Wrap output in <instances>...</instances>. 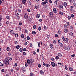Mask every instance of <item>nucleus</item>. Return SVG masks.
Listing matches in <instances>:
<instances>
[{
	"instance_id": "obj_1",
	"label": "nucleus",
	"mask_w": 76,
	"mask_h": 76,
	"mask_svg": "<svg viewBox=\"0 0 76 76\" xmlns=\"http://www.w3.org/2000/svg\"><path fill=\"white\" fill-rule=\"evenodd\" d=\"M5 64H9V59L6 58L5 59V61H4Z\"/></svg>"
},
{
	"instance_id": "obj_2",
	"label": "nucleus",
	"mask_w": 76,
	"mask_h": 76,
	"mask_svg": "<svg viewBox=\"0 0 76 76\" xmlns=\"http://www.w3.org/2000/svg\"><path fill=\"white\" fill-rule=\"evenodd\" d=\"M64 48L66 50H67V51H69L70 50V48L69 46H65L64 47Z\"/></svg>"
},
{
	"instance_id": "obj_3",
	"label": "nucleus",
	"mask_w": 76,
	"mask_h": 76,
	"mask_svg": "<svg viewBox=\"0 0 76 76\" xmlns=\"http://www.w3.org/2000/svg\"><path fill=\"white\" fill-rule=\"evenodd\" d=\"M53 15L54 14L52 12H50L49 14V16L50 18H53Z\"/></svg>"
},
{
	"instance_id": "obj_4",
	"label": "nucleus",
	"mask_w": 76,
	"mask_h": 76,
	"mask_svg": "<svg viewBox=\"0 0 76 76\" xmlns=\"http://www.w3.org/2000/svg\"><path fill=\"white\" fill-rule=\"evenodd\" d=\"M73 11H74V10L73 9V6H71L70 7V12H73Z\"/></svg>"
},
{
	"instance_id": "obj_5",
	"label": "nucleus",
	"mask_w": 76,
	"mask_h": 76,
	"mask_svg": "<svg viewBox=\"0 0 76 76\" xmlns=\"http://www.w3.org/2000/svg\"><path fill=\"white\" fill-rule=\"evenodd\" d=\"M24 17L25 19H28V15L26 13L25 14Z\"/></svg>"
},
{
	"instance_id": "obj_6",
	"label": "nucleus",
	"mask_w": 76,
	"mask_h": 76,
	"mask_svg": "<svg viewBox=\"0 0 76 76\" xmlns=\"http://www.w3.org/2000/svg\"><path fill=\"white\" fill-rule=\"evenodd\" d=\"M49 46L51 49H53V48H54V46H53V45L52 44H50Z\"/></svg>"
},
{
	"instance_id": "obj_7",
	"label": "nucleus",
	"mask_w": 76,
	"mask_h": 76,
	"mask_svg": "<svg viewBox=\"0 0 76 76\" xmlns=\"http://www.w3.org/2000/svg\"><path fill=\"white\" fill-rule=\"evenodd\" d=\"M53 11L54 13H57V9L56 8H54L53 9Z\"/></svg>"
},
{
	"instance_id": "obj_8",
	"label": "nucleus",
	"mask_w": 76,
	"mask_h": 76,
	"mask_svg": "<svg viewBox=\"0 0 76 76\" xmlns=\"http://www.w3.org/2000/svg\"><path fill=\"white\" fill-rule=\"evenodd\" d=\"M51 64L52 67H55V63L54 62H51Z\"/></svg>"
},
{
	"instance_id": "obj_9",
	"label": "nucleus",
	"mask_w": 76,
	"mask_h": 76,
	"mask_svg": "<svg viewBox=\"0 0 76 76\" xmlns=\"http://www.w3.org/2000/svg\"><path fill=\"white\" fill-rule=\"evenodd\" d=\"M59 7L61 9V10H62L63 8V6L62 5H60L59 6Z\"/></svg>"
},
{
	"instance_id": "obj_10",
	"label": "nucleus",
	"mask_w": 76,
	"mask_h": 76,
	"mask_svg": "<svg viewBox=\"0 0 76 76\" xmlns=\"http://www.w3.org/2000/svg\"><path fill=\"white\" fill-rule=\"evenodd\" d=\"M39 5L38 4L35 6V8L36 9H38V8H39Z\"/></svg>"
},
{
	"instance_id": "obj_11",
	"label": "nucleus",
	"mask_w": 76,
	"mask_h": 76,
	"mask_svg": "<svg viewBox=\"0 0 76 76\" xmlns=\"http://www.w3.org/2000/svg\"><path fill=\"white\" fill-rule=\"evenodd\" d=\"M15 69L16 71H19V68L18 66H16Z\"/></svg>"
},
{
	"instance_id": "obj_12",
	"label": "nucleus",
	"mask_w": 76,
	"mask_h": 76,
	"mask_svg": "<svg viewBox=\"0 0 76 76\" xmlns=\"http://www.w3.org/2000/svg\"><path fill=\"white\" fill-rule=\"evenodd\" d=\"M21 69L22 71H25V67L24 66H23L21 68Z\"/></svg>"
},
{
	"instance_id": "obj_13",
	"label": "nucleus",
	"mask_w": 76,
	"mask_h": 76,
	"mask_svg": "<svg viewBox=\"0 0 76 76\" xmlns=\"http://www.w3.org/2000/svg\"><path fill=\"white\" fill-rule=\"evenodd\" d=\"M41 4L42 6H45V5L46 4V3L45 1H44V2H42Z\"/></svg>"
},
{
	"instance_id": "obj_14",
	"label": "nucleus",
	"mask_w": 76,
	"mask_h": 76,
	"mask_svg": "<svg viewBox=\"0 0 76 76\" xmlns=\"http://www.w3.org/2000/svg\"><path fill=\"white\" fill-rule=\"evenodd\" d=\"M20 37L22 38H24V37H25V35H24V34H22L20 35Z\"/></svg>"
},
{
	"instance_id": "obj_15",
	"label": "nucleus",
	"mask_w": 76,
	"mask_h": 76,
	"mask_svg": "<svg viewBox=\"0 0 76 76\" xmlns=\"http://www.w3.org/2000/svg\"><path fill=\"white\" fill-rule=\"evenodd\" d=\"M5 24L6 25H9V21H6Z\"/></svg>"
},
{
	"instance_id": "obj_16",
	"label": "nucleus",
	"mask_w": 76,
	"mask_h": 76,
	"mask_svg": "<svg viewBox=\"0 0 76 76\" xmlns=\"http://www.w3.org/2000/svg\"><path fill=\"white\" fill-rule=\"evenodd\" d=\"M40 74H41V75H43L44 74V71L42 70H40Z\"/></svg>"
},
{
	"instance_id": "obj_17",
	"label": "nucleus",
	"mask_w": 76,
	"mask_h": 76,
	"mask_svg": "<svg viewBox=\"0 0 76 76\" xmlns=\"http://www.w3.org/2000/svg\"><path fill=\"white\" fill-rule=\"evenodd\" d=\"M58 56L60 57H62V55H61V54L60 53H58Z\"/></svg>"
},
{
	"instance_id": "obj_18",
	"label": "nucleus",
	"mask_w": 76,
	"mask_h": 76,
	"mask_svg": "<svg viewBox=\"0 0 76 76\" xmlns=\"http://www.w3.org/2000/svg\"><path fill=\"white\" fill-rule=\"evenodd\" d=\"M64 7H66L67 6V3L64 2Z\"/></svg>"
},
{
	"instance_id": "obj_19",
	"label": "nucleus",
	"mask_w": 76,
	"mask_h": 76,
	"mask_svg": "<svg viewBox=\"0 0 76 76\" xmlns=\"http://www.w3.org/2000/svg\"><path fill=\"white\" fill-rule=\"evenodd\" d=\"M62 38L63 40L65 42V41H66V39H65V38H64V36H62Z\"/></svg>"
},
{
	"instance_id": "obj_20",
	"label": "nucleus",
	"mask_w": 76,
	"mask_h": 76,
	"mask_svg": "<svg viewBox=\"0 0 76 76\" xmlns=\"http://www.w3.org/2000/svg\"><path fill=\"white\" fill-rule=\"evenodd\" d=\"M68 32V29H64V32L65 33H67Z\"/></svg>"
},
{
	"instance_id": "obj_21",
	"label": "nucleus",
	"mask_w": 76,
	"mask_h": 76,
	"mask_svg": "<svg viewBox=\"0 0 76 76\" xmlns=\"http://www.w3.org/2000/svg\"><path fill=\"white\" fill-rule=\"evenodd\" d=\"M22 2L24 4H25L26 3V0H22Z\"/></svg>"
},
{
	"instance_id": "obj_22",
	"label": "nucleus",
	"mask_w": 76,
	"mask_h": 76,
	"mask_svg": "<svg viewBox=\"0 0 76 76\" xmlns=\"http://www.w3.org/2000/svg\"><path fill=\"white\" fill-rule=\"evenodd\" d=\"M69 35L70 36H71V37H73V33L72 32L70 33Z\"/></svg>"
},
{
	"instance_id": "obj_23",
	"label": "nucleus",
	"mask_w": 76,
	"mask_h": 76,
	"mask_svg": "<svg viewBox=\"0 0 76 76\" xmlns=\"http://www.w3.org/2000/svg\"><path fill=\"white\" fill-rule=\"evenodd\" d=\"M65 41H66V43H68L69 42V39L67 38H66Z\"/></svg>"
},
{
	"instance_id": "obj_24",
	"label": "nucleus",
	"mask_w": 76,
	"mask_h": 76,
	"mask_svg": "<svg viewBox=\"0 0 76 76\" xmlns=\"http://www.w3.org/2000/svg\"><path fill=\"white\" fill-rule=\"evenodd\" d=\"M7 51H10V48L9 47H7Z\"/></svg>"
},
{
	"instance_id": "obj_25",
	"label": "nucleus",
	"mask_w": 76,
	"mask_h": 76,
	"mask_svg": "<svg viewBox=\"0 0 76 76\" xmlns=\"http://www.w3.org/2000/svg\"><path fill=\"white\" fill-rule=\"evenodd\" d=\"M32 34L33 35H35L36 34V32L35 31H33L32 32Z\"/></svg>"
},
{
	"instance_id": "obj_26",
	"label": "nucleus",
	"mask_w": 76,
	"mask_h": 76,
	"mask_svg": "<svg viewBox=\"0 0 76 76\" xmlns=\"http://www.w3.org/2000/svg\"><path fill=\"white\" fill-rule=\"evenodd\" d=\"M18 34H15V38H18Z\"/></svg>"
},
{
	"instance_id": "obj_27",
	"label": "nucleus",
	"mask_w": 76,
	"mask_h": 76,
	"mask_svg": "<svg viewBox=\"0 0 76 76\" xmlns=\"http://www.w3.org/2000/svg\"><path fill=\"white\" fill-rule=\"evenodd\" d=\"M39 17H40V15L39 14H37L36 16V18H39Z\"/></svg>"
},
{
	"instance_id": "obj_28",
	"label": "nucleus",
	"mask_w": 76,
	"mask_h": 76,
	"mask_svg": "<svg viewBox=\"0 0 76 76\" xmlns=\"http://www.w3.org/2000/svg\"><path fill=\"white\" fill-rule=\"evenodd\" d=\"M67 18H68V20H70V19H71V16L70 15H69L67 17Z\"/></svg>"
},
{
	"instance_id": "obj_29",
	"label": "nucleus",
	"mask_w": 76,
	"mask_h": 76,
	"mask_svg": "<svg viewBox=\"0 0 76 76\" xmlns=\"http://www.w3.org/2000/svg\"><path fill=\"white\" fill-rule=\"evenodd\" d=\"M18 28L20 31H22V28H21V27H20V26L18 27Z\"/></svg>"
},
{
	"instance_id": "obj_30",
	"label": "nucleus",
	"mask_w": 76,
	"mask_h": 76,
	"mask_svg": "<svg viewBox=\"0 0 76 76\" xmlns=\"http://www.w3.org/2000/svg\"><path fill=\"white\" fill-rule=\"evenodd\" d=\"M46 67H50V64H47L46 65Z\"/></svg>"
},
{
	"instance_id": "obj_31",
	"label": "nucleus",
	"mask_w": 76,
	"mask_h": 76,
	"mask_svg": "<svg viewBox=\"0 0 76 76\" xmlns=\"http://www.w3.org/2000/svg\"><path fill=\"white\" fill-rule=\"evenodd\" d=\"M59 14H60V15H63V12L61 11L59 12Z\"/></svg>"
},
{
	"instance_id": "obj_32",
	"label": "nucleus",
	"mask_w": 76,
	"mask_h": 76,
	"mask_svg": "<svg viewBox=\"0 0 76 76\" xmlns=\"http://www.w3.org/2000/svg\"><path fill=\"white\" fill-rule=\"evenodd\" d=\"M16 48L17 49H19V48H20V46H19V45H17L16 46Z\"/></svg>"
},
{
	"instance_id": "obj_33",
	"label": "nucleus",
	"mask_w": 76,
	"mask_h": 76,
	"mask_svg": "<svg viewBox=\"0 0 76 76\" xmlns=\"http://www.w3.org/2000/svg\"><path fill=\"white\" fill-rule=\"evenodd\" d=\"M30 76H34V75L33 74L32 72H31L30 74Z\"/></svg>"
},
{
	"instance_id": "obj_34",
	"label": "nucleus",
	"mask_w": 76,
	"mask_h": 76,
	"mask_svg": "<svg viewBox=\"0 0 76 76\" xmlns=\"http://www.w3.org/2000/svg\"><path fill=\"white\" fill-rule=\"evenodd\" d=\"M73 5L75 7H76V3L75 2L73 3Z\"/></svg>"
},
{
	"instance_id": "obj_35",
	"label": "nucleus",
	"mask_w": 76,
	"mask_h": 76,
	"mask_svg": "<svg viewBox=\"0 0 76 76\" xmlns=\"http://www.w3.org/2000/svg\"><path fill=\"white\" fill-rule=\"evenodd\" d=\"M69 70H70V71H72V70H73V69L71 67H69Z\"/></svg>"
},
{
	"instance_id": "obj_36",
	"label": "nucleus",
	"mask_w": 76,
	"mask_h": 76,
	"mask_svg": "<svg viewBox=\"0 0 76 76\" xmlns=\"http://www.w3.org/2000/svg\"><path fill=\"white\" fill-rule=\"evenodd\" d=\"M70 28L72 30H73V26H70Z\"/></svg>"
},
{
	"instance_id": "obj_37",
	"label": "nucleus",
	"mask_w": 76,
	"mask_h": 76,
	"mask_svg": "<svg viewBox=\"0 0 76 76\" xmlns=\"http://www.w3.org/2000/svg\"><path fill=\"white\" fill-rule=\"evenodd\" d=\"M36 28H37V26H36V25H34L33 26V29H36Z\"/></svg>"
},
{
	"instance_id": "obj_38",
	"label": "nucleus",
	"mask_w": 76,
	"mask_h": 76,
	"mask_svg": "<svg viewBox=\"0 0 76 76\" xmlns=\"http://www.w3.org/2000/svg\"><path fill=\"white\" fill-rule=\"evenodd\" d=\"M27 63H28V64L30 63V60H29V59H27Z\"/></svg>"
},
{
	"instance_id": "obj_39",
	"label": "nucleus",
	"mask_w": 76,
	"mask_h": 76,
	"mask_svg": "<svg viewBox=\"0 0 76 76\" xmlns=\"http://www.w3.org/2000/svg\"><path fill=\"white\" fill-rule=\"evenodd\" d=\"M6 18L7 19H10V16L9 15H7L6 16Z\"/></svg>"
},
{
	"instance_id": "obj_40",
	"label": "nucleus",
	"mask_w": 76,
	"mask_h": 76,
	"mask_svg": "<svg viewBox=\"0 0 76 76\" xmlns=\"http://www.w3.org/2000/svg\"><path fill=\"white\" fill-rule=\"evenodd\" d=\"M60 46L61 47H63V44L62 43H60Z\"/></svg>"
},
{
	"instance_id": "obj_41",
	"label": "nucleus",
	"mask_w": 76,
	"mask_h": 76,
	"mask_svg": "<svg viewBox=\"0 0 76 76\" xmlns=\"http://www.w3.org/2000/svg\"><path fill=\"white\" fill-rule=\"evenodd\" d=\"M38 47L39 48V47H40V42H38Z\"/></svg>"
},
{
	"instance_id": "obj_42",
	"label": "nucleus",
	"mask_w": 76,
	"mask_h": 76,
	"mask_svg": "<svg viewBox=\"0 0 76 76\" xmlns=\"http://www.w3.org/2000/svg\"><path fill=\"white\" fill-rule=\"evenodd\" d=\"M43 28L45 30V29H47V27L45 25H44Z\"/></svg>"
},
{
	"instance_id": "obj_43",
	"label": "nucleus",
	"mask_w": 76,
	"mask_h": 76,
	"mask_svg": "<svg viewBox=\"0 0 76 76\" xmlns=\"http://www.w3.org/2000/svg\"><path fill=\"white\" fill-rule=\"evenodd\" d=\"M2 19V16L0 15V21L1 22Z\"/></svg>"
},
{
	"instance_id": "obj_44",
	"label": "nucleus",
	"mask_w": 76,
	"mask_h": 76,
	"mask_svg": "<svg viewBox=\"0 0 76 76\" xmlns=\"http://www.w3.org/2000/svg\"><path fill=\"white\" fill-rule=\"evenodd\" d=\"M65 69L66 70H68V68H67V66L66 65L65 66Z\"/></svg>"
},
{
	"instance_id": "obj_45",
	"label": "nucleus",
	"mask_w": 76,
	"mask_h": 76,
	"mask_svg": "<svg viewBox=\"0 0 76 76\" xmlns=\"http://www.w3.org/2000/svg\"><path fill=\"white\" fill-rule=\"evenodd\" d=\"M55 58H56V60H58V59H59V57L58 56H56L55 57Z\"/></svg>"
},
{
	"instance_id": "obj_46",
	"label": "nucleus",
	"mask_w": 76,
	"mask_h": 76,
	"mask_svg": "<svg viewBox=\"0 0 76 76\" xmlns=\"http://www.w3.org/2000/svg\"><path fill=\"white\" fill-rule=\"evenodd\" d=\"M18 6L19 7H20V8H22V5H21L20 4H19L18 5Z\"/></svg>"
},
{
	"instance_id": "obj_47",
	"label": "nucleus",
	"mask_w": 76,
	"mask_h": 76,
	"mask_svg": "<svg viewBox=\"0 0 76 76\" xmlns=\"http://www.w3.org/2000/svg\"><path fill=\"white\" fill-rule=\"evenodd\" d=\"M27 40H29V39H30V37H29L28 36L27 37Z\"/></svg>"
},
{
	"instance_id": "obj_48",
	"label": "nucleus",
	"mask_w": 76,
	"mask_h": 76,
	"mask_svg": "<svg viewBox=\"0 0 76 76\" xmlns=\"http://www.w3.org/2000/svg\"><path fill=\"white\" fill-rule=\"evenodd\" d=\"M22 25V23L21 22V21H20L19 23V25H20V26H21Z\"/></svg>"
},
{
	"instance_id": "obj_49",
	"label": "nucleus",
	"mask_w": 76,
	"mask_h": 76,
	"mask_svg": "<svg viewBox=\"0 0 76 76\" xmlns=\"http://www.w3.org/2000/svg\"><path fill=\"white\" fill-rule=\"evenodd\" d=\"M14 43L15 44H16V45L18 44V41H14Z\"/></svg>"
},
{
	"instance_id": "obj_50",
	"label": "nucleus",
	"mask_w": 76,
	"mask_h": 76,
	"mask_svg": "<svg viewBox=\"0 0 76 76\" xmlns=\"http://www.w3.org/2000/svg\"><path fill=\"white\" fill-rule=\"evenodd\" d=\"M28 3L29 4V5H31V1H28Z\"/></svg>"
},
{
	"instance_id": "obj_51",
	"label": "nucleus",
	"mask_w": 76,
	"mask_h": 76,
	"mask_svg": "<svg viewBox=\"0 0 76 76\" xmlns=\"http://www.w3.org/2000/svg\"><path fill=\"white\" fill-rule=\"evenodd\" d=\"M38 30L39 31H41V26H39V27Z\"/></svg>"
},
{
	"instance_id": "obj_52",
	"label": "nucleus",
	"mask_w": 76,
	"mask_h": 76,
	"mask_svg": "<svg viewBox=\"0 0 76 76\" xmlns=\"http://www.w3.org/2000/svg\"><path fill=\"white\" fill-rule=\"evenodd\" d=\"M18 65L17 63H15L14 64V67H16V66Z\"/></svg>"
},
{
	"instance_id": "obj_53",
	"label": "nucleus",
	"mask_w": 76,
	"mask_h": 76,
	"mask_svg": "<svg viewBox=\"0 0 76 76\" xmlns=\"http://www.w3.org/2000/svg\"><path fill=\"white\" fill-rule=\"evenodd\" d=\"M10 71L11 72V73H13V72H14V70L12 69H10Z\"/></svg>"
},
{
	"instance_id": "obj_54",
	"label": "nucleus",
	"mask_w": 76,
	"mask_h": 76,
	"mask_svg": "<svg viewBox=\"0 0 76 76\" xmlns=\"http://www.w3.org/2000/svg\"><path fill=\"white\" fill-rule=\"evenodd\" d=\"M15 15L16 16H19V13H16L15 14Z\"/></svg>"
},
{
	"instance_id": "obj_55",
	"label": "nucleus",
	"mask_w": 76,
	"mask_h": 76,
	"mask_svg": "<svg viewBox=\"0 0 76 76\" xmlns=\"http://www.w3.org/2000/svg\"><path fill=\"white\" fill-rule=\"evenodd\" d=\"M22 50H23V49L22 48H20V52H22Z\"/></svg>"
},
{
	"instance_id": "obj_56",
	"label": "nucleus",
	"mask_w": 76,
	"mask_h": 76,
	"mask_svg": "<svg viewBox=\"0 0 76 76\" xmlns=\"http://www.w3.org/2000/svg\"><path fill=\"white\" fill-rule=\"evenodd\" d=\"M71 16L72 18H74V16L73 14H72L71 15Z\"/></svg>"
},
{
	"instance_id": "obj_57",
	"label": "nucleus",
	"mask_w": 76,
	"mask_h": 76,
	"mask_svg": "<svg viewBox=\"0 0 76 76\" xmlns=\"http://www.w3.org/2000/svg\"><path fill=\"white\" fill-rule=\"evenodd\" d=\"M10 32L11 33V34H13L14 32L12 30H11L10 31Z\"/></svg>"
},
{
	"instance_id": "obj_58",
	"label": "nucleus",
	"mask_w": 76,
	"mask_h": 76,
	"mask_svg": "<svg viewBox=\"0 0 76 76\" xmlns=\"http://www.w3.org/2000/svg\"><path fill=\"white\" fill-rule=\"evenodd\" d=\"M9 60H10V61H11L12 60V58L11 57H9Z\"/></svg>"
},
{
	"instance_id": "obj_59",
	"label": "nucleus",
	"mask_w": 76,
	"mask_h": 76,
	"mask_svg": "<svg viewBox=\"0 0 76 76\" xmlns=\"http://www.w3.org/2000/svg\"><path fill=\"white\" fill-rule=\"evenodd\" d=\"M55 4H56V5H57V1H55L54 2Z\"/></svg>"
},
{
	"instance_id": "obj_60",
	"label": "nucleus",
	"mask_w": 76,
	"mask_h": 76,
	"mask_svg": "<svg viewBox=\"0 0 76 76\" xmlns=\"http://www.w3.org/2000/svg\"><path fill=\"white\" fill-rule=\"evenodd\" d=\"M51 60L52 61H54V58H51Z\"/></svg>"
},
{
	"instance_id": "obj_61",
	"label": "nucleus",
	"mask_w": 76,
	"mask_h": 76,
	"mask_svg": "<svg viewBox=\"0 0 76 76\" xmlns=\"http://www.w3.org/2000/svg\"><path fill=\"white\" fill-rule=\"evenodd\" d=\"M0 66L2 67L3 66V64L1 62H0Z\"/></svg>"
},
{
	"instance_id": "obj_62",
	"label": "nucleus",
	"mask_w": 76,
	"mask_h": 76,
	"mask_svg": "<svg viewBox=\"0 0 76 76\" xmlns=\"http://www.w3.org/2000/svg\"><path fill=\"white\" fill-rule=\"evenodd\" d=\"M46 3H48V0H45V1Z\"/></svg>"
},
{
	"instance_id": "obj_63",
	"label": "nucleus",
	"mask_w": 76,
	"mask_h": 76,
	"mask_svg": "<svg viewBox=\"0 0 76 76\" xmlns=\"http://www.w3.org/2000/svg\"><path fill=\"white\" fill-rule=\"evenodd\" d=\"M66 24L68 26H69V22H67L66 23Z\"/></svg>"
},
{
	"instance_id": "obj_64",
	"label": "nucleus",
	"mask_w": 76,
	"mask_h": 76,
	"mask_svg": "<svg viewBox=\"0 0 76 76\" xmlns=\"http://www.w3.org/2000/svg\"><path fill=\"white\" fill-rule=\"evenodd\" d=\"M25 32H26V33H28V30H27V29H25Z\"/></svg>"
}]
</instances>
